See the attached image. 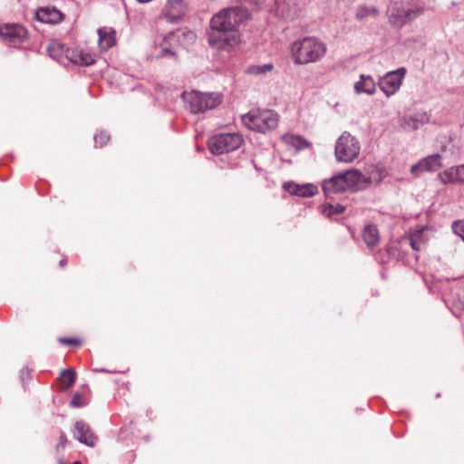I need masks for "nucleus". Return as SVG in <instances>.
Here are the masks:
<instances>
[{
  "instance_id": "29",
  "label": "nucleus",
  "mask_w": 464,
  "mask_h": 464,
  "mask_svg": "<svg viewBox=\"0 0 464 464\" xmlns=\"http://www.w3.org/2000/svg\"><path fill=\"white\" fill-rule=\"evenodd\" d=\"M63 52L65 53V51L63 50V46L55 43L50 44L47 48V53L49 56L57 61H59L60 55Z\"/></svg>"
},
{
  "instance_id": "6",
  "label": "nucleus",
  "mask_w": 464,
  "mask_h": 464,
  "mask_svg": "<svg viewBox=\"0 0 464 464\" xmlns=\"http://www.w3.org/2000/svg\"><path fill=\"white\" fill-rule=\"evenodd\" d=\"M243 143V138L238 133H221L213 136L208 141L212 154L221 155L237 150Z\"/></svg>"
},
{
  "instance_id": "9",
  "label": "nucleus",
  "mask_w": 464,
  "mask_h": 464,
  "mask_svg": "<svg viewBox=\"0 0 464 464\" xmlns=\"http://www.w3.org/2000/svg\"><path fill=\"white\" fill-rule=\"evenodd\" d=\"M66 58L77 65L90 66L95 63V55L92 52L84 49H70L65 50Z\"/></svg>"
},
{
  "instance_id": "14",
  "label": "nucleus",
  "mask_w": 464,
  "mask_h": 464,
  "mask_svg": "<svg viewBox=\"0 0 464 464\" xmlns=\"http://www.w3.org/2000/svg\"><path fill=\"white\" fill-rule=\"evenodd\" d=\"M430 121V112L418 111L412 114L404 116L402 119V126L408 130H418L421 126L429 123Z\"/></svg>"
},
{
  "instance_id": "35",
  "label": "nucleus",
  "mask_w": 464,
  "mask_h": 464,
  "mask_svg": "<svg viewBox=\"0 0 464 464\" xmlns=\"http://www.w3.org/2000/svg\"><path fill=\"white\" fill-rule=\"evenodd\" d=\"M83 405H84V403L82 401L81 394L75 393L70 401V406L73 407V408H79V407H82Z\"/></svg>"
},
{
  "instance_id": "8",
  "label": "nucleus",
  "mask_w": 464,
  "mask_h": 464,
  "mask_svg": "<svg viewBox=\"0 0 464 464\" xmlns=\"http://www.w3.org/2000/svg\"><path fill=\"white\" fill-rule=\"evenodd\" d=\"M26 35V29L20 24H7L0 27V36L13 44L21 43Z\"/></svg>"
},
{
  "instance_id": "22",
  "label": "nucleus",
  "mask_w": 464,
  "mask_h": 464,
  "mask_svg": "<svg viewBox=\"0 0 464 464\" xmlns=\"http://www.w3.org/2000/svg\"><path fill=\"white\" fill-rule=\"evenodd\" d=\"M362 238L369 248H373L379 244L380 236L377 227L373 225H368L363 228Z\"/></svg>"
},
{
  "instance_id": "18",
  "label": "nucleus",
  "mask_w": 464,
  "mask_h": 464,
  "mask_svg": "<svg viewBox=\"0 0 464 464\" xmlns=\"http://www.w3.org/2000/svg\"><path fill=\"white\" fill-rule=\"evenodd\" d=\"M35 18L44 24H56L62 20L63 14L55 7L45 6L39 8L35 12Z\"/></svg>"
},
{
  "instance_id": "24",
  "label": "nucleus",
  "mask_w": 464,
  "mask_h": 464,
  "mask_svg": "<svg viewBox=\"0 0 464 464\" xmlns=\"http://www.w3.org/2000/svg\"><path fill=\"white\" fill-rule=\"evenodd\" d=\"M282 140L285 144L290 145L296 150H302L308 146V143L304 139L294 134H285L282 136Z\"/></svg>"
},
{
  "instance_id": "42",
  "label": "nucleus",
  "mask_w": 464,
  "mask_h": 464,
  "mask_svg": "<svg viewBox=\"0 0 464 464\" xmlns=\"http://www.w3.org/2000/svg\"><path fill=\"white\" fill-rule=\"evenodd\" d=\"M139 3H142V4H146V3H150L151 2L152 0H137Z\"/></svg>"
},
{
  "instance_id": "30",
  "label": "nucleus",
  "mask_w": 464,
  "mask_h": 464,
  "mask_svg": "<svg viewBox=\"0 0 464 464\" xmlns=\"http://www.w3.org/2000/svg\"><path fill=\"white\" fill-rule=\"evenodd\" d=\"M180 35H182L184 38H187L190 43H194L197 38L196 34L192 31H178L176 34H170L169 37H177L179 39Z\"/></svg>"
},
{
  "instance_id": "16",
  "label": "nucleus",
  "mask_w": 464,
  "mask_h": 464,
  "mask_svg": "<svg viewBox=\"0 0 464 464\" xmlns=\"http://www.w3.org/2000/svg\"><path fill=\"white\" fill-rule=\"evenodd\" d=\"M284 188L288 193L303 198H310L314 196L318 189L314 184L307 183L299 185L293 181H288L284 184Z\"/></svg>"
},
{
  "instance_id": "39",
  "label": "nucleus",
  "mask_w": 464,
  "mask_h": 464,
  "mask_svg": "<svg viewBox=\"0 0 464 464\" xmlns=\"http://www.w3.org/2000/svg\"><path fill=\"white\" fill-rule=\"evenodd\" d=\"M29 374H30V372H29V370L27 368L22 369V371H21V379H22V381L23 382L24 381L25 376L29 377Z\"/></svg>"
},
{
  "instance_id": "1",
  "label": "nucleus",
  "mask_w": 464,
  "mask_h": 464,
  "mask_svg": "<svg viewBox=\"0 0 464 464\" xmlns=\"http://www.w3.org/2000/svg\"><path fill=\"white\" fill-rule=\"evenodd\" d=\"M246 17L240 7L224 8L210 20L208 44L218 50L229 51L238 44L237 27Z\"/></svg>"
},
{
  "instance_id": "37",
  "label": "nucleus",
  "mask_w": 464,
  "mask_h": 464,
  "mask_svg": "<svg viewBox=\"0 0 464 464\" xmlns=\"http://www.w3.org/2000/svg\"><path fill=\"white\" fill-rule=\"evenodd\" d=\"M59 342L68 345H76L80 343V341L75 338H59Z\"/></svg>"
},
{
  "instance_id": "38",
  "label": "nucleus",
  "mask_w": 464,
  "mask_h": 464,
  "mask_svg": "<svg viewBox=\"0 0 464 464\" xmlns=\"http://www.w3.org/2000/svg\"><path fill=\"white\" fill-rule=\"evenodd\" d=\"M66 443H67L66 435H65V433L61 432V434H60V442L57 445V450H60V448H63Z\"/></svg>"
},
{
  "instance_id": "34",
  "label": "nucleus",
  "mask_w": 464,
  "mask_h": 464,
  "mask_svg": "<svg viewBox=\"0 0 464 464\" xmlns=\"http://www.w3.org/2000/svg\"><path fill=\"white\" fill-rule=\"evenodd\" d=\"M153 56L157 59L167 57V56H175V53L172 52L169 47H162L160 52L156 51Z\"/></svg>"
},
{
  "instance_id": "27",
  "label": "nucleus",
  "mask_w": 464,
  "mask_h": 464,
  "mask_svg": "<svg viewBox=\"0 0 464 464\" xmlns=\"http://www.w3.org/2000/svg\"><path fill=\"white\" fill-rule=\"evenodd\" d=\"M409 242L413 250H421L422 246L424 245V240L422 238V230H418L412 233L409 237Z\"/></svg>"
},
{
  "instance_id": "2",
  "label": "nucleus",
  "mask_w": 464,
  "mask_h": 464,
  "mask_svg": "<svg viewBox=\"0 0 464 464\" xmlns=\"http://www.w3.org/2000/svg\"><path fill=\"white\" fill-rule=\"evenodd\" d=\"M325 53V44L315 37H304L292 44V56L296 64L315 63L321 60Z\"/></svg>"
},
{
  "instance_id": "17",
  "label": "nucleus",
  "mask_w": 464,
  "mask_h": 464,
  "mask_svg": "<svg viewBox=\"0 0 464 464\" xmlns=\"http://www.w3.org/2000/svg\"><path fill=\"white\" fill-rule=\"evenodd\" d=\"M443 184L464 183V164L451 167L439 174Z\"/></svg>"
},
{
  "instance_id": "41",
  "label": "nucleus",
  "mask_w": 464,
  "mask_h": 464,
  "mask_svg": "<svg viewBox=\"0 0 464 464\" xmlns=\"http://www.w3.org/2000/svg\"><path fill=\"white\" fill-rule=\"evenodd\" d=\"M66 263H67L66 259H62V260L60 261L59 265H60V266H62V267H63V266H64L66 265Z\"/></svg>"
},
{
  "instance_id": "40",
  "label": "nucleus",
  "mask_w": 464,
  "mask_h": 464,
  "mask_svg": "<svg viewBox=\"0 0 464 464\" xmlns=\"http://www.w3.org/2000/svg\"><path fill=\"white\" fill-rule=\"evenodd\" d=\"M255 5H260L264 0H248Z\"/></svg>"
},
{
  "instance_id": "12",
  "label": "nucleus",
  "mask_w": 464,
  "mask_h": 464,
  "mask_svg": "<svg viewBox=\"0 0 464 464\" xmlns=\"http://www.w3.org/2000/svg\"><path fill=\"white\" fill-rule=\"evenodd\" d=\"M342 174L345 183H347V189L359 191L367 188L366 175L362 174L360 170L352 169L342 172Z\"/></svg>"
},
{
  "instance_id": "25",
  "label": "nucleus",
  "mask_w": 464,
  "mask_h": 464,
  "mask_svg": "<svg viewBox=\"0 0 464 464\" xmlns=\"http://www.w3.org/2000/svg\"><path fill=\"white\" fill-rule=\"evenodd\" d=\"M345 210V207L341 204L333 205L331 203L323 205L321 207V212L324 216L329 218H335L338 215L342 214Z\"/></svg>"
},
{
  "instance_id": "31",
  "label": "nucleus",
  "mask_w": 464,
  "mask_h": 464,
  "mask_svg": "<svg viewBox=\"0 0 464 464\" xmlns=\"http://www.w3.org/2000/svg\"><path fill=\"white\" fill-rule=\"evenodd\" d=\"M452 230L454 234L459 236L464 241V219L454 221L452 223Z\"/></svg>"
},
{
  "instance_id": "13",
  "label": "nucleus",
  "mask_w": 464,
  "mask_h": 464,
  "mask_svg": "<svg viewBox=\"0 0 464 464\" xmlns=\"http://www.w3.org/2000/svg\"><path fill=\"white\" fill-rule=\"evenodd\" d=\"M188 11V5L185 0H169L166 6L164 14L166 18L175 23L181 19Z\"/></svg>"
},
{
  "instance_id": "19",
  "label": "nucleus",
  "mask_w": 464,
  "mask_h": 464,
  "mask_svg": "<svg viewBox=\"0 0 464 464\" xmlns=\"http://www.w3.org/2000/svg\"><path fill=\"white\" fill-rule=\"evenodd\" d=\"M354 92L357 94L373 95L376 92V83L372 76L361 74L359 80L354 83Z\"/></svg>"
},
{
  "instance_id": "43",
  "label": "nucleus",
  "mask_w": 464,
  "mask_h": 464,
  "mask_svg": "<svg viewBox=\"0 0 464 464\" xmlns=\"http://www.w3.org/2000/svg\"><path fill=\"white\" fill-rule=\"evenodd\" d=\"M72 464H81V462L80 461H75Z\"/></svg>"
},
{
  "instance_id": "36",
  "label": "nucleus",
  "mask_w": 464,
  "mask_h": 464,
  "mask_svg": "<svg viewBox=\"0 0 464 464\" xmlns=\"http://www.w3.org/2000/svg\"><path fill=\"white\" fill-rule=\"evenodd\" d=\"M424 171H425V169H423L420 160L418 163H416L411 167V173L416 177Z\"/></svg>"
},
{
  "instance_id": "21",
  "label": "nucleus",
  "mask_w": 464,
  "mask_h": 464,
  "mask_svg": "<svg viewBox=\"0 0 464 464\" xmlns=\"http://www.w3.org/2000/svg\"><path fill=\"white\" fill-rule=\"evenodd\" d=\"M365 175L368 187L371 183L380 184L388 176V171L383 167L371 166Z\"/></svg>"
},
{
  "instance_id": "33",
  "label": "nucleus",
  "mask_w": 464,
  "mask_h": 464,
  "mask_svg": "<svg viewBox=\"0 0 464 464\" xmlns=\"http://www.w3.org/2000/svg\"><path fill=\"white\" fill-rule=\"evenodd\" d=\"M376 14H377V11H376L375 8L362 6L357 11V17L361 19V18H363L366 15H369V14H373L374 15Z\"/></svg>"
},
{
  "instance_id": "23",
  "label": "nucleus",
  "mask_w": 464,
  "mask_h": 464,
  "mask_svg": "<svg viewBox=\"0 0 464 464\" xmlns=\"http://www.w3.org/2000/svg\"><path fill=\"white\" fill-rule=\"evenodd\" d=\"M423 169L425 171H436L442 167L441 156L440 154H432L420 160Z\"/></svg>"
},
{
  "instance_id": "32",
  "label": "nucleus",
  "mask_w": 464,
  "mask_h": 464,
  "mask_svg": "<svg viewBox=\"0 0 464 464\" xmlns=\"http://www.w3.org/2000/svg\"><path fill=\"white\" fill-rule=\"evenodd\" d=\"M110 140V136L105 131H100L94 135V141L97 146L102 147Z\"/></svg>"
},
{
  "instance_id": "28",
  "label": "nucleus",
  "mask_w": 464,
  "mask_h": 464,
  "mask_svg": "<svg viewBox=\"0 0 464 464\" xmlns=\"http://www.w3.org/2000/svg\"><path fill=\"white\" fill-rule=\"evenodd\" d=\"M63 382H66L65 388L71 387L76 380V372L71 369H65L61 373Z\"/></svg>"
},
{
  "instance_id": "3",
  "label": "nucleus",
  "mask_w": 464,
  "mask_h": 464,
  "mask_svg": "<svg viewBox=\"0 0 464 464\" xmlns=\"http://www.w3.org/2000/svg\"><path fill=\"white\" fill-rule=\"evenodd\" d=\"M278 120V114L271 110H253L242 116L244 125L261 133L275 130Z\"/></svg>"
},
{
  "instance_id": "4",
  "label": "nucleus",
  "mask_w": 464,
  "mask_h": 464,
  "mask_svg": "<svg viewBox=\"0 0 464 464\" xmlns=\"http://www.w3.org/2000/svg\"><path fill=\"white\" fill-rule=\"evenodd\" d=\"M183 100L188 103L192 113L203 112L207 110L216 108L221 103L222 97L219 93H203L199 92H189L182 94Z\"/></svg>"
},
{
  "instance_id": "20",
  "label": "nucleus",
  "mask_w": 464,
  "mask_h": 464,
  "mask_svg": "<svg viewBox=\"0 0 464 464\" xmlns=\"http://www.w3.org/2000/svg\"><path fill=\"white\" fill-rule=\"evenodd\" d=\"M98 44L102 52H106L115 44V31L111 28H100L98 30Z\"/></svg>"
},
{
  "instance_id": "10",
  "label": "nucleus",
  "mask_w": 464,
  "mask_h": 464,
  "mask_svg": "<svg viewBox=\"0 0 464 464\" xmlns=\"http://www.w3.org/2000/svg\"><path fill=\"white\" fill-rule=\"evenodd\" d=\"M322 188L324 196L326 198H331L333 195L347 190V183H345L343 174L339 173L324 180Z\"/></svg>"
},
{
  "instance_id": "5",
  "label": "nucleus",
  "mask_w": 464,
  "mask_h": 464,
  "mask_svg": "<svg viewBox=\"0 0 464 464\" xmlns=\"http://www.w3.org/2000/svg\"><path fill=\"white\" fill-rule=\"evenodd\" d=\"M360 150L359 140L351 133L344 131L335 142L334 156L339 162L351 163L358 158Z\"/></svg>"
},
{
  "instance_id": "11",
  "label": "nucleus",
  "mask_w": 464,
  "mask_h": 464,
  "mask_svg": "<svg viewBox=\"0 0 464 464\" xmlns=\"http://www.w3.org/2000/svg\"><path fill=\"white\" fill-rule=\"evenodd\" d=\"M423 13V8L420 6H408L401 7L396 10V14L392 12L391 16L393 18V23L399 26L419 17Z\"/></svg>"
},
{
  "instance_id": "15",
  "label": "nucleus",
  "mask_w": 464,
  "mask_h": 464,
  "mask_svg": "<svg viewBox=\"0 0 464 464\" xmlns=\"http://www.w3.org/2000/svg\"><path fill=\"white\" fill-rule=\"evenodd\" d=\"M73 436L81 443L87 446H94L96 438L91 430L90 426L83 420L76 421L74 425Z\"/></svg>"
},
{
  "instance_id": "26",
  "label": "nucleus",
  "mask_w": 464,
  "mask_h": 464,
  "mask_svg": "<svg viewBox=\"0 0 464 464\" xmlns=\"http://www.w3.org/2000/svg\"><path fill=\"white\" fill-rule=\"evenodd\" d=\"M274 66L272 63H266V64H254L249 65L246 69V73L250 75H264L273 70Z\"/></svg>"
},
{
  "instance_id": "7",
  "label": "nucleus",
  "mask_w": 464,
  "mask_h": 464,
  "mask_svg": "<svg viewBox=\"0 0 464 464\" xmlns=\"http://www.w3.org/2000/svg\"><path fill=\"white\" fill-rule=\"evenodd\" d=\"M404 67L388 72L380 78L378 85L387 97L395 94L401 88L403 79L406 75Z\"/></svg>"
}]
</instances>
